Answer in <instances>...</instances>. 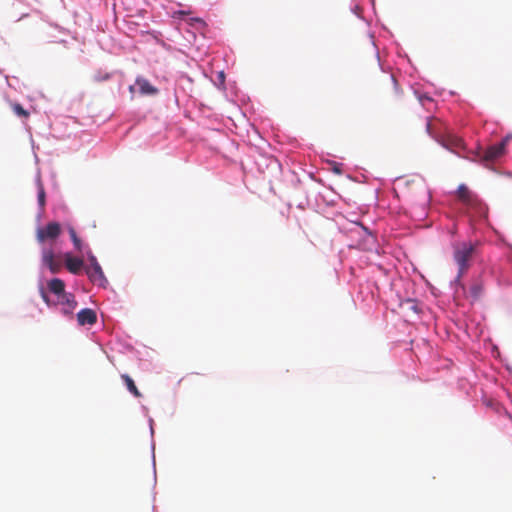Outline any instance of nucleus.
Returning <instances> with one entry per match:
<instances>
[{"label": "nucleus", "mask_w": 512, "mask_h": 512, "mask_svg": "<svg viewBox=\"0 0 512 512\" xmlns=\"http://www.w3.org/2000/svg\"><path fill=\"white\" fill-rule=\"evenodd\" d=\"M475 252V244L472 242H462L454 246V260L458 265V279L469 268V261Z\"/></svg>", "instance_id": "obj_2"}, {"label": "nucleus", "mask_w": 512, "mask_h": 512, "mask_svg": "<svg viewBox=\"0 0 512 512\" xmlns=\"http://www.w3.org/2000/svg\"><path fill=\"white\" fill-rule=\"evenodd\" d=\"M388 80L391 84L392 90L389 93V95L387 96V102L390 105L396 106V105L400 104V102L402 100V91L399 88V84L393 75H390L388 77Z\"/></svg>", "instance_id": "obj_8"}, {"label": "nucleus", "mask_w": 512, "mask_h": 512, "mask_svg": "<svg viewBox=\"0 0 512 512\" xmlns=\"http://www.w3.org/2000/svg\"><path fill=\"white\" fill-rule=\"evenodd\" d=\"M109 78H110V74H108V73H105V74H100V73H98V74H96V75L94 76V80H95L96 82L106 81V80H108Z\"/></svg>", "instance_id": "obj_20"}, {"label": "nucleus", "mask_w": 512, "mask_h": 512, "mask_svg": "<svg viewBox=\"0 0 512 512\" xmlns=\"http://www.w3.org/2000/svg\"><path fill=\"white\" fill-rule=\"evenodd\" d=\"M129 91H130L131 93H133V92H134V86H130V87H129Z\"/></svg>", "instance_id": "obj_24"}, {"label": "nucleus", "mask_w": 512, "mask_h": 512, "mask_svg": "<svg viewBox=\"0 0 512 512\" xmlns=\"http://www.w3.org/2000/svg\"><path fill=\"white\" fill-rule=\"evenodd\" d=\"M48 288L50 292L57 295L58 297L66 296L65 293V284L59 278H54L48 282Z\"/></svg>", "instance_id": "obj_13"}, {"label": "nucleus", "mask_w": 512, "mask_h": 512, "mask_svg": "<svg viewBox=\"0 0 512 512\" xmlns=\"http://www.w3.org/2000/svg\"><path fill=\"white\" fill-rule=\"evenodd\" d=\"M10 107L14 114L20 118L27 119L30 116V113L19 103H10Z\"/></svg>", "instance_id": "obj_15"}, {"label": "nucleus", "mask_w": 512, "mask_h": 512, "mask_svg": "<svg viewBox=\"0 0 512 512\" xmlns=\"http://www.w3.org/2000/svg\"><path fill=\"white\" fill-rule=\"evenodd\" d=\"M42 262L52 273H58L61 269V262L55 258L51 247H43Z\"/></svg>", "instance_id": "obj_7"}, {"label": "nucleus", "mask_w": 512, "mask_h": 512, "mask_svg": "<svg viewBox=\"0 0 512 512\" xmlns=\"http://www.w3.org/2000/svg\"><path fill=\"white\" fill-rule=\"evenodd\" d=\"M66 268L72 274H78L84 265V261L79 257H74L70 253H66L65 256Z\"/></svg>", "instance_id": "obj_10"}, {"label": "nucleus", "mask_w": 512, "mask_h": 512, "mask_svg": "<svg viewBox=\"0 0 512 512\" xmlns=\"http://www.w3.org/2000/svg\"><path fill=\"white\" fill-rule=\"evenodd\" d=\"M456 194L458 199L466 205H472L476 201L475 194L465 184L458 186Z\"/></svg>", "instance_id": "obj_9"}, {"label": "nucleus", "mask_w": 512, "mask_h": 512, "mask_svg": "<svg viewBox=\"0 0 512 512\" xmlns=\"http://www.w3.org/2000/svg\"><path fill=\"white\" fill-rule=\"evenodd\" d=\"M45 190L41 182L38 183V203L41 208L45 206Z\"/></svg>", "instance_id": "obj_18"}, {"label": "nucleus", "mask_w": 512, "mask_h": 512, "mask_svg": "<svg viewBox=\"0 0 512 512\" xmlns=\"http://www.w3.org/2000/svg\"><path fill=\"white\" fill-rule=\"evenodd\" d=\"M71 297H72V296H71V295H68V294H66V296H61V298H62L63 300H65V301H66V303H67V304H68V305L73 309V308H75V306H76V304H77V303H76V301H75L73 298H72V299H70Z\"/></svg>", "instance_id": "obj_19"}, {"label": "nucleus", "mask_w": 512, "mask_h": 512, "mask_svg": "<svg viewBox=\"0 0 512 512\" xmlns=\"http://www.w3.org/2000/svg\"><path fill=\"white\" fill-rule=\"evenodd\" d=\"M136 84L141 95L153 96L158 93V89L143 77H137Z\"/></svg>", "instance_id": "obj_12"}, {"label": "nucleus", "mask_w": 512, "mask_h": 512, "mask_svg": "<svg viewBox=\"0 0 512 512\" xmlns=\"http://www.w3.org/2000/svg\"><path fill=\"white\" fill-rule=\"evenodd\" d=\"M42 262L52 273H58L61 269V262L55 258L51 247H43Z\"/></svg>", "instance_id": "obj_6"}, {"label": "nucleus", "mask_w": 512, "mask_h": 512, "mask_svg": "<svg viewBox=\"0 0 512 512\" xmlns=\"http://www.w3.org/2000/svg\"><path fill=\"white\" fill-rule=\"evenodd\" d=\"M88 260L90 262V267L86 269V274L89 279L99 286H105L107 284V279L104 275V272L98 263L96 257L93 255L91 250L87 251Z\"/></svg>", "instance_id": "obj_4"}, {"label": "nucleus", "mask_w": 512, "mask_h": 512, "mask_svg": "<svg viewBox=\"0 0 512 512\" xmlns=\"http://www.w3.org/2000/svg\"><path fill=\"white\" fill-rule=\"evenodd\" d=\"M483 292V285L481 282H474L470 287V295L474 300L479 299Z\"/></svg>", "instance_id": "obj_17"}, {"label": "nucleus", "mask_w": 512, "mask_h": 512, "mask_svg": "<svg viewBox=\"0 0 512 512\" xmlns=\"http://www.w3.org/2000/svg\"><path fill=\"white\" fill-rule=\"evenodd\" d=\"M61 225L58 222H49L44 227L36 230V240L44 245L46 242H54L61 234Z\"/></svg>", "instance_id": "obj_3"}, {"label": "nucleus", "mask_w": 512, "mask_h": 512, "mask_svg": "<svg viewBox=\"0 0 512 512\" xmlns=\"http://www.w3.org/2000/svg\"><path fill=\"white\" fill-rule=\"evenodd\" d=\"M190 21L191 22L203 23V21L200 18H191Z\"/></svg>", "instance_id": "obj_22"}, {"label": "nucleus", "mask_w": 512, "mask_h": 512, "mask_svg": "<svg viewBox=\"0 0 512 512\" xmlns=\"http://www.w3.org/2000/svg\"><path fill=\"white\" fill-rule=\"evenodd\" d=\"M510 139V136H506L500 143L488 147L480 156V162L489 163L502 157L505 154L506 145Z\"/></svg>", "instance_id": "obj_5"}, {"label": "nucleus", "mask_w": 512, "mask_h": 512, "mask_svg": "<svg viewBox=\"0 0 512 512\" xmlns=\"http://www.w3.org/2000/svg\"><path fill=\"white\" fill-rule=\"evenodd\" d=\"M42 298H43V300H44L46 303H49L48 296H47L46 292H44V291H42Z\"/></svg>", "instance_id": "obj_21"}, {"label": "nucleus", "mask_w": 512, "mask_h": 512, "mask_svg": "<svg viewBox=\"0 0 512 512\" xmlns=\"http://www.w3.org/2000/svg\"><path fill=\"white\" fill-rule=\"evenodd\" d=\"M187 13L185 11H178V12H175V15H178V16H183V15H186Z\"/></svg>", "instance_id": "obj_23"}, {"label": "nucleus", "mask_w": 512, "mask_h": 512, "mask_svg": "<svg viewBox=\"0 0 512 512\" xmlns=\"http://www.w3.org/2000/svg\"><path fill=\"white\" fill-rule=\"evenodd\" d=\"M121 378L124 381V383L126 384V387L130 393H132L137 398H140L142 396V394L138 390L137 386L135 385L133 379L129 375L122 374Z\"/></svg>", "instance_id": "obj_14"}, {"label": "nucleus", "mask_w": 512, "mask_h": 512, "mask_svg": "<svg viewBox=\"0 0 512 512\" xmlns=\"http://www.w3.org/2000/svg\"><path fill=\"white\" fill-rule=\"evenodd\" d=\"M69 235L74 244L75 249L78 252H81L83 250V244H82L81 239L77 236V233L73 227L69 228Z\"/></svg>", "instance_id": "obj_16"}, {"label": "nucleus", "mask_w": 512, "mask_h": 512, "mask_svg": "<svg viewBox=\"0 0 512 512\" xmlns=\"http://www.w3.org/2000/svg\"><path fill=\"white\" fill-rule=\"evenodd\" d=\"M439 126H441V122L439 119L431 118L427 121L426 131L427 133L438 141L443 147L446 149L459 154L460 150L465 148L463 140L457 135L446 132L444 134H440L438 132Z\"/></svg>", "instance_id": "obj_1"}, {"label": "nucleus", "mask_w": 512, "mask_h": 512, "mask_svg": "<svg viewBox=\"0 0 512 512\" xmlns=\"http://www.w3.org/2000/svg\"><path fill=\"white\" fill-rule=\"evenodd\" d=\"M77 320L78 323L82 326L93 325L97 321V315L94 310L85 308L78 312Z\"/></svg>", "instance_id": "obj_11"}]
</instances>
